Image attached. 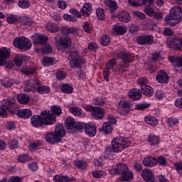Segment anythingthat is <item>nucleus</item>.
Returning a JSON list of instances; mask_svg holds the SVG:
<instances>
[{
    "instance_id": "nucleus-18",
    "label": "nucleus",
    "mask_w": 182,
    "mask_h": 182,
    "mask_svg": "<svg viewBox=\"0 0 182 182\" xmlns=\"http://www.w3.org/2000/svg\"><path fill=\"white\" fill-rule=\"evenodd\" d=\"M156 79L159 83H168L169 77L167 73L164 71H160L156 77Z\"/></svg>"
},
{
    "instance_id": "nucleus-47",
    "label": "nucleus",
    "mask_w": 182,
    "mask_h": 182,
    "mask_svg": "<svg viewBox=\"0 0 182 182\" xmlns=\"http://www.w3.org/2000/svg\"><path fill=\"white\" fill-rule=\"evenodd\" d=\"M96 14L98 19L100 21H103V19H105V10L102 8L97 9Z\"/></svg>"
},
{
    "instance_id": "nucleus-61",
    "label": "nucleus",
    "mask_w": 182,
    "mask_h": 182,
    "mask_svg": "<svg viewBox=\"0 0 182 182\" xmlns=\"http://www.w3.org/2000/svg\"><path fill=\"white\" fill-rule=\"evenodd\" d=\"M178 123V120L176 118H169L168 119V124H169L170 127H173V126L176 125Z\"/></svg>"
},
{
    "instance_id": "nucleus-37",
    "label": "nucleus",
    "mask_w": 182,
    "mask_h": 182,
    "mask_svg": "<svg viewBox=\"0 0 182 182\" xmlns=\"http://www.w3.org/2000/svg\"><path fill=\"white\" fill-rule=\"evenodd\" d=\"M23 62H25V57L22 55H16L14 58V63L16 66H21Z\"/></svg>"
},
{
    "instance_id": "nucleus-50",
    "label": "nucleus",
    "mask_w": 182,
    "mask_h": 182,
    "mask_svg": "<svg viewBox=\"0 0 182 182\" xmlns=\"http://www.w3.org/2000/svg\"><path fill=\"white\" fill-rule=\"evenodd\" d=\"M129 5L132 6H143V0H128Z\"/></svg>"
},
{
    "instance_id": "nucleus-17",
    "label": "nucleus",
    "mask_w": 182,
    "mask_h": 182,
    "mask_svg": "<svg viewBox=\"0 0 182 182\" xmlns=\"http://www.w3.org/2000/svg\"><path fill=\"white\" fill-rule=\"evenodd\" d=\"M141 176L145 181L154 182V176H153V173H151L150 170L147 168L142 171Z\"/></svg>"
},
{
    "instance_id": "nucleus-31",
    "label": "nucleus",
    "mask_w": 182,
    "mask_h": 182,
    "mask_svg": "<svg viewBox=\"0 0 182 182\" xmlns=\"http://www.w3.org/2000/svg\"><path fill=\"white\" fill-rule=\"evenodd\" d=\"M21 71L25 75H33L36 72V68L35 67H23Z\"/></svg>"
},
{
    "instance_id": "nucleus-49",
    "label": "nucleus",
    "mask_w": 182,
    "mask_h": 182,
    "mask_svg": "<svg viewBox=\"0 0 182 182\" xmlns=\"http://www.w3.org/2000/svg\"><path fill=\"white\" fill-rule=\"evenodd\" d=\"M8 116V111L5 108V105L2 102V105H0V117H6Z\"/></svg>"
},
{
    "instance_id": "nucleus-64",
    "label": "nucleus",
    "mask_w": 182,
    "mask_h": 182,
    "mask_svg": "<svg viewBox=\"0 0 182 182\" xmlns=\"http://www.w3.org/2000/svg\"><path fill=\"white\" fill-rule=\"evenodd\" d=\"M174 104L178 109H182V97L176 99Z\"/></svg>"
},
{
    "instance_id": "nucleus-58",
    "label": "nucleus",
    "mask_w": 182,
    "mask_h": 182,
    "mask_svg": "<svg viewBox=\"0 0 182 182\" xmlns=\"http://www.w3.org/2000/svg\"><path fill=\"white\" fill-rule=\"evenodd\" d=\"M1 85L5 87H11L14 85L12 80L4 79L1 81Z\"/></svg>"
},
{
    "instance_id": "nucleus-38",
    "label": "nucleus",
    "mask_w": 182,
    "mask_h": 182,
    "mask_svg": "<svg viewBox=\"0 0 182 182\" xmlns=\"http://www.w3.org/2000/svg\"><path fill=\"white\" fill-rule=\"evenodd\" d=\"M53 180L55 182H70V181H72V179H70L69 178H68L66 176H59L58 175L54 176Z\"/></svg>"
},
{
    "instance_id": "nucleus-28",
    "label": "nucleus",
    "mask_w": 182,
    "mask_h": 182,
    "mask_svg": "<svg viewBox=\"0 0 182 182\" xmlns=\"http://www.w3.org/2000/svg\"><path fill=\"white\" fill-rule=\"evenodd\" d=\"M169 60L178 68H182V55L178 57L171 56Z\"/></svg>"
},
{
    "instance_id": "nucleus-43",
    "label": "nucleus",
    "mask_w": 182,
    "mask_h": 182,
    "mask_svg": "<svg viewBox=\"0 0 182 182\" xmlns=\"http://www.w3.org/2000/svg\"><path fill=\"white\" fill-rule=\"evenodd\" d=\"M118 107H124L127 110V112H128L129 110H130V108L132 107V104L129 103L127 101H120L119 102Z\"/></svg>"
},
{
    "instance_id": "nucleus-9",
    "label": "nucleus",
    "mask_w": 182,
    "mask_h": 182,
    "mask_svg": "<svg viewBox=\"0 0 182 182\" xmlns=\"http://www.w3.org/2000/svg\"><path fill=\"white\" fill-rule=\"evenodd\" d=\"M138 83L141 86V92L145 96H147L148 97H151V96H153V88L147 84L149 83V80L145 78H141L138 80Z\"/></svg>"
},
{
    "instance_id": "nucleus-36",
    "label": "nucleus",
    "mask_w": 182,
    "mask_h": 182,
    "mask_svg": "<svg viewBox=\"0 0 182 182\" xmlns=\"http://www.w3.org/2000/svg\"><path fill=\"white\" fill-rule=\"evenodd\" d=\"M60 90L63 93H73V87L69 85L68 84H63L60 86Z\"/></svg>"
},
{
    "instance_id": "nucleus-22",
    "label": "nucleus",
    "mask_w": 182,
    "mask_h": 182,
    "mask_svg": "<svg viewBox=\"0 0 182 182\" xmlns=\"http://www.w3.org/2000/svg\"><path fill=\"white\" fill-rule=\"evenodd\" d=\"M143 164L146 167H154V166L157 164V159L151 156L146 157L143 160Z\"/></svg>"
},
{
    "instance_id": "nucleus-26",
    "label": "nucleus",
    "mask_w": 182,
    "mask_h": 182,
    "mask_svg": "<svg viewBox=\"0 0 182 182\" xmlns=\"http://www.w3.org/2000/svg\"><path fill=\"white\" fill-rule=\"evenodd\" d=\"M17 100L18 103H21V105H28L31 98L28 94L21 93L18 95Z\"/></svg>"
},
{
    "instance_id": "nucleus-32",
    "label": "nucleus",
    "mask_w": 182,
    "mask_h": 182,
    "mask_svg": "<svg viewBox=\"0 0 182 182\" xmlns=\"http://www.w3.org/2000/svg\"><path fill=\"white\" fill-rule=\"evenodd\" d=\"M145 122L147 124L151 126H157L159 121L154 117L146 116L145 117Z\"/></svg>"
},
{
    "instance_id": "nucleus-52",
    "label": "nucleus",
    "mask_w": 182,
    "mask_h": 182,
    "mask_svg": "<svg viewBox=\"0 0 182 182\" xmlns=\"http://www.w3.org/2000/svg\"><path fill=\"white\" fill-rule=\"evenodd\" d=\"M51 110L54 114H56V116H60V114H62V109H60V107H58L56 105L51 106Z\"/></svg>"
},
{
    "instance_id": "nucleus-51",
    "label": "nucleus",
    "mask_w": 182,
    "mask_h": 182,
    "mask_svg": "<svg viewBox=\"0 0 182 182\" xmlns=\"http://www.w3.org/2000/svg\"><path fill=\"white\" fill-rule=\"evenodd\" d=\"M105 103H106V98L105 97L95 99L93 101V104L95 105V106H103Z\"/></svg>"
},
{
    "instance_id": "nucleus-25",
    "label": "nucleus",
    "mask_w": 182,
    "mask_h": 182,
    "mask_svg": "<svg viewBox=\"0 0 182 182\" xmlns=\"http://www.w3.org/2000/svg\"><path fill=\"white\" fill-rule=\"evenodd\" d=\"M118 58L121 59V63H132V55L126 53H120L118 54Z\"/></svg>"
},
{
    "instance_id": "nucleus-19",
    "label": "nucleus",
    "mask_w": 182,
    "mask_h": 182,
    "mask_svg": "<svg viewBox=\"0 0 182 182\" xmlns=\"http://www.w3.org/2000/svg\"><path fill=\"white\" fill-rule=\"evenodd\" d=\"M16 115L21 119H29L32 117V111L29 109H20L17 112Z\"/></svg>"
},
{
    "instance_id": "nucleus-5",
    "label": "nucleus",
    "mask_w": 182,
    "mask_h": 182,
    "mask_svg": "<svg viewBox=\"0 0 182 182\" xmlns=\"http://www.w3.org/2000/svg\"><path fill=\"white\" fill-rule=\"evenodd\" d=\"M115 173L117 175H122L119 181H132L133 180V173L129 171L127 165L119 163L115 166Z\"/></svg>"
},
{
    "instance_id": "nucleus-33",
    "label": "nucleus",
    "mask_w": 182,
    "mask_h": 182,
    "mask_svg": "<svg viewBox=\"0 0 182 182\" xmlns=\"http://www.w3.org/2000/svg\"><path fill=\"white\" fill-rule=\"evenodd\" d=\"M61 32L63 33V35H70V33H76V32H77V29L65 26L61 28Z\"/></svg>"
},
{
    "instance_id": "nucleus-20",
    "label": "nucleus",
    "mask_w": 182,
    "mask_h": 182,
    "mask_svg": "<svg viewBox=\"0 0 182 182\" xmlns=\"http://www.w3.org/2000/svg\"><path fill=\"white\" fill-rule=\"evenodd\" d=\"M85 132L87 136L90 137H95L96 136L97 130H96V126L92 125L91 126L89 124H86Z\"/></svg>"
},
{
    "instance_id": "nucleus-54",
    "label": "nucleus",
    "mask_w": 182,
    "mask_h": 182,
    "mask_svg": "<svg viewBox=\"0 0 182 182\" xmlns=\"http://www.w3.org/2000/svg\"><path fill=\"white\" fill-rule=\"evenodd\" d=\"M75 166L78 168H81L82 170H84L85 168H86V162L82 160H77L75 161Z\"/></svg>"
},
{
    "instance_id": "nucleus-3",
    "label": "nucleus",
    "mask_w": 182,
    "mask_h": 182,
    "mask_svg": "<svg viewBox=\"0 0 182 182\" xmlns=\"http://www.w3.org/2000/svg\"><path fill=\"white\" fill-rule=\"evenodd\" d=\"M66 136V130L63 124H59L55 126V132H48L45 135V139L50 144H56L62 141V137Z\"/></svg>"
},
{
    "instance_id": "nucleus-55",
    "label": "nucleus",
    "mask_w": 182,
    "mask_h": 182,
    "mask_svg": "<svg viewBox=\"0 0 182 182\" xmlns=\"http://www.w3.org/2000/svg\"><path fill=\"white\" fill-rule=\"evenodd\" d=\"M86 127V124L85 122H75L74 125V129L75 130H83Z\"/></svg>"
},
{
    "instance_id": "nucleus-60",
    "label": "nucleus",
    "mask_w": 182,
    "mask_h": 182,
    "mask_svg": "<svg viewBox=\"0 0 182 182\" xmlns=\"http://www.w3.org/2000/svg\"><path fill=\"white\" fill-rule=\"evenodd\" d=\"M157 163H159L160 166H167V160L161 156L158 157Z\"/></svg>"
},
{
    "instance_id": "nucleus-27",
    "label": "nucleus",
    "mask_w": 182,
    "mask_h": 182,
    "mask_svg": "<svg viewBox=\"0 0 182 182\" xmlns=\"http://www.w3.org/2000/svg\"><path fill=\"white\" fill-rule=\"evenodd\" d=\"M119 75H123L126 72H129V64L124 63H119L117 65Z\"/></svg>"
},
{
    "instance_id": "nucleus-46",
    "label": "nucleus",
    "mask_w": 182,
    "mask_h": 182,
    "mask_svg": "<svg viewBox=\"0 0 182 182\" xmlns=\"http://www.w3.org/2000/svg\"><path fill=\"white\" fill-rule=\"evenodd\" d=\"M149 107H150V104L149 103L136 104L135 106L136 110H146V109H149Z\"/></svg>"
},
{
    "instance_id": "nucleus-29",
    "label": "nucleus",
    "mask_w": 182,
    "mask_h": 182,
    "mask_svg": "<svg viewBox=\"0 0 182 182\" xmlns=\"http://www.w3.org/2000/svg\"><path fill=\"white\" fill-rule=\"evenodd\" d=\"M75 119L70 117H68L65 119V127L68 130H72V129H75Z\"/></svg>"
},
{
    "instance_id": "nucleus-12",
    "label": "nucleus",
    "mask_w": 182,
    "mask_h": 182,
    "mask_svg": "<svg viewBox=\"0 0 182 182\" xmlns=\"http://www.w3.org/2000/svg\"><path fill=\"white\" fill-rule=\"evenodd\" d=\"M41 86V82L38 80H27L25 83V90L27 92H33Z\"/></svg>"
},
{
    "instance_id": "nucleus-4",
    "label": "nucleus",
    "mask_w": 182,
    "mask_h": 182,
    "mask_svg": "<svg viewBox=\"0 0 182 182\" xmlns=\"http://www.w3.org/2000/svg\"><path fill=\"white\" fill-rule=\"evenodd\" d=\"M182 20V10L179 6H173L165 17V23L169 26L178 25Z\"/></svg>"
},
{
    "instance_id": "nucleus-42",
    "label": "nucleus",
    "mask_w": 182,
    "mask_h": 182,
    "mask_svg": "<svg viewBox=\"0 0 182 182\" xmlns=\"http://www.w3.org/2000/svg\"><path fill=\"white\" fill-rule=\"evenodd\" d=\"M101 43L103 46H108L110 44V37L107 35H103L101 37Z\"/></svg>"
},
{
    "instance_id": "nucleus-30",
    "label": "nucleus",
    "mask_w": 182,
    "mask_h": 182,
    "mask_svg": "<svg viewBox=\"0 0 182 182\" xmlns=\"http://www.w3.org/2000/svg\"><path fill=\"white\" fill-rule=\"evenodd\" d=\"M20 23L26 26H31V25H33V21L29 17L23 16L20 18Z\"/></svg>"
},
{
    "instance_id": "nucleus-21",
    "label": "nucleus",
    "mask_w": 182,
    "mask_h": 182,
    "mask_svg": "<svg viewBox=\"0 0 182 182\" xmlns=\"http://www.w3.org/2000/svg\"><path fill=\"white\" fill-rule=\"evenodd\" d=\"M92 4L90 3H85L82 9H81V14L85 17H87L90 16V13L92 12Z\"/></svg>"
},
{
    "instance_id": "nucleus-45",
    "label": "nucleus",
    "mask_w": 182,
    "mask_h": 182,
    "mask_svg": "<svg viewBox=\"0 0 182 182\" xmlns=\"http://www.w3.org/2000/svg\"><path fill=\"white\" fill-rule=\"evenodd\" d=\"M172 43L176 49H182V38L173 39Z\"/></svg>"
},
{
    "instance_id": "nucleus-56",
    "label": "nucleus",
    "mask_w": 182,
    "mask_h": 182,
    "mask_svg": "<svg viewBox=\"0 0 182 182\" xmlns=\"http://www.w3.org/2000/svg\"><path fill=\"white\" fill-rule=\"evenodd\" d=\"M8 23H15V22H18V16L11 14L6 19Z\"/></svg>"
},
{
    "instance_id": "nucleus-40",
    "label": "nucleus",
    "mask_w": 182,
    "mask_h": 182,
    "mask_svg": "<svg viewBox=\"0 0 182 182\" xmlns=\"http://www.w3.org/2000/svg\"><path fill=\"white\" fill-rule=\"evenodd\" d=\"M42 60L43 62L44 66H50V65H53L55 62V59L51 57H44Z\"/></svg>"
},
{
    "instance_id": "nucleus-13",
    "label": "nucleus",
    "mask_w": 182,
    "mask_h": 182,
    "mask_svg": "<svg viewBox=\"0 0 182 182\" xmlns=\"http://www.w3.org/2000/svg\"><path fill=\"white\" fill-rule=\"evenodd\" d=\"M11 49L6 48H0V66L6 65L7 59H9Z\"/></svg>"
},
{
    "instance_id": "nucleus-48",
    "label": "nucleus",
    "mask_w": 182,
    "mask_h": 182,
    "mask_svg": "<svg viewBox=\"0 0 182 182\" xmlns=\"http://www.w3.org/2000/svg\"><path fill=\"white\" fill-rule=\"evenodd\" d=\"M70 112L73 113L74 116H80L82 114V109L76 107L70 108Z\"/></svg>"
},
{
    "instance_id": "nucleus-53",
    "label": "nucleus",
    "mask_w": 182,
    "mask_h": 182,
    "mask_svg": "<svg viewBox=\"0 0 182 182\" xmlns=\"http://www.w3.org/2000/svg\"><path fill=\"white\" fill-rule=\"evenodd\" d=\"M37 91L38 92V93H49L50 92V88H49V87L47 86H42V87H39L37 89Z\"/></svg>"
},
{
    "instance_id": "nucleus-23",
    "label": "nucleus",
    "mask_w": 182,
    "mask_h": 182,
    "mask_svg": "<svg viewBox=\"0 0 182 182\" xmlns=\"http://www.w3.org/2000/svg\"><path fill=\"white\" fill-rule=\"evenodd\" d=\"M104 2L106 6H109V11L111 14L116 13V10L117 9V3H116V1L112 0H105Z\"/></svg>"
},
{
    "instance_id": "nucleus-14",
    "label": "nucleus",
    "mask_w": 182,
    "mask_h": 182,
    "mask_svg": "<svg viewBox=\"0 0 182 182\" xmlns=\"http://www.w3.org/2000/svg\"><path fill=\"white\" fill-rule=\"evenodd\" d=\"M136 42L139 45H153L154 37L150 35L140 36L136 38Z\"/></svg>"
},
{
    "instance_id": "nucleus-35",
    "label": "nucleus",
    "mask_w": 182,
    "mask_h": 182,
    "mask_svg": "<svg viewBox=\"0 0 182 182\" xmlns=\"http://www.w3.org/2000/svg\"><path fill=\"white\" fill-rule=\"evenodd\" d=\"M102 131L105 134H110L113 132V127H112V124L105 122L102 125Z\"/></svg>"
},
{
    "instance_id": "nucleus-44",
    "label": "nucleus",
    "mask_w": 182,
    "mask_h": 182,
    "mask_svg": "<svg viewBox=\"0 0 182 182\" xmlns=\"http://www.w3.org/2000/svg\"><path fill=\"white\" fill-rule=\"evenodd\" d=\"M149 141L153 146H156V144H159V143H160V139H159V136L151 135L149 137Z\"/></svg>"
},
{
    "instance_id": "nucleus-39",
    "label": "nucleus",
    "mask_w": 182,
    "mask_h": 182,
    "mask_svg": "<svg viewBox=\"0 0 182 182\" xmlns=\"http://www.w3.org/2000/svg\"><path fill=\"white\" fill-rule=\"evenodd\" d=\"M113 30L116 33H118V35H123L124 33H126L127 32V30H126V28L122 26H117L113 28Z\"/></svg>"
},
{
    "instance_id": "nucleus-59",
    "label": "nucleus",
    "mask_w": 182,
    "mask_h": 182,
    "mask_svg": "<svg viewBox=\"0 0 182 182\" xmlns=\"http://www.w3.org/2000/svg\"><path fill=\"white\" fill-rule=\"evenodd\" d=\"M164 35H165V36H173V35H174V33L173 32L171 28L166 27L164 31Z\"/></svg>"
},
{
    "instance_id": "nucleus-10",
    "label": "nucleus",
    "mask_w": 182,
    "mask_h": 182,
    "mask_svg": "<svg viewBox=\"0 0 182 182\" xmlns=\"http://www.w3.org/2000/svg\"><path fill=\"white\" fill-rule=\"evenodd\" d=\"M54 41L56 42V43H60V45H61L64 49L70 48V45H72V40L68 36L62 38L60 36L57 35L55 37H54Z\"/></svg>"
},
{
    "instance_id": "nucleus-2",
    "label": "nucleus",
    "mask_w": 182,
    "mask_h": 182,
    "mask_svg": "<svg viewBox=\"0 0 182 182\" xmlns=\"http://www.w3.org/2000/svg\"><path fill=\"white\" fill-rule=\"evenodd\" d=\"M56 122V116L48 111L41 112L40 115H34L31 118V123L33 127H41L43 124L49 126Z\"/></svg>"
},
{
    "instance_id": "nucleus-11",
    "label": "nucleus",
    "mask_w": 182,
    "mask_h": 182,
    "mask_svg": "<svg viewBox=\"0 0 182 182\" xmlns=\"http://www.w3.org/2000/svg\"><path fill=\"white\" fill-rule=\"evenodd\" d=\"M3 105H4L6 110L11 114H16L18 113V105L14 101L6 100L3 101Z\"/></svg>"
},
{
    "instance_id": "nucleus-6",
    "label": "nucleus",
    "mask_w": 182,
    "mask_h": 182,
    "mask_svg": "<svg viewBox=\"0 0 182 182\" xmlns=\"http://www.w3.org/2000/svg\"><path fill=\"white\" fill-rule=\"evenodd\" d=\"M13 44L14 48H17V49H19L21 52H26V50H29V49L32 48L31 40L25 37L16 38L13 41Z\"/></svg>"
},
{
    "instance_id": "nucleus-62",
    "label": "nucleus",
    "mask_w": 182,
    "mask_h": 182,
    "mask_svg": "<svg viewBox=\"0 0 182 182\" xmlns=\"http://www.w3.org/2000/svg\"><path fill=\"white\" fill-rule=\"evenodd\" d=\"M129 31L130 33H137V31H139V28L136 24H132L129 26Z\"/></svg>"
},
{
    "instance_id": "nucleus-57",
    "label": "nucleus",
    "mask_w": 182,
    "mask_h": 182,
    "mask_svg": "<svg viewBox=\"0 0 182 182\" xmlns=\"http://www.w3.org/2000/svg\"><path fill=\"white\" fill-rule=\"evenodd\" d=\"M28 167L31 171H37V170L39 169V166H38V163L36 162H31L28 164Z\"/></svg>"
},
{
    "instance_id": "nucleus-8",
    "label": "nucleus",
    "mask_w": 182,
    "mask_h": 182,
    "mask_svg": "<svg viewBox=\"0 0 182 182\" xmlns=\"http://www.w3.org/2000/svg\"><path fill=\"white\" fill-rule=\"evenodd\" d=\"M69 56L70 58H71V60L70 61V68H81L82 64L86 63V60L82 59L80 55H79V53L76 51L70 52Z\"/></svg>"
},
{
    "instance_id": "nucleus-34",
    "label": "nucleus",
    "mask_w": 182,
    "mask_h": 182,
    "mask_svg": "<svg viewBox=\"0 0 182 182\" xmlns=\"http://www.w3.org/2000/svg\"><path fill=\"white\" fill-rule=\"evenodd\" d=\"M46 29L52 33H55L59 31V26L56 23H48L46 26Z\"/></svg>"
},
{
    "instance_id": "nucleus-7",
    "label": "nucleus",
    "mask_w": 182,
    "mask_h": 182,
    "mask_svg": "<svg viewBox=\"0 0 182 182\" xmlns=\"http://www.w3.org/2000/svg\"><path fill=\"white\" fill-rule=\"evenodd\" d=\"M86 112L91 113V117L95 120H102L105 117L106 112L105 109L100 107H93V105H87L86 107Z\"/></svg>"
},
{
    "instance_id": "nucleus-24",
    "label": "nucleus",
    "mask_w": 182,
    "mask_h": 182,
    "mask_svg": "<svg viewBox=\"0 0 182 182\" xmlns=\"http://www.w3.org/2000/svg\"><path fill=\"white\" fill-rule=\"evenodd\" d=\"M118 19L120 22L127 23L130 22V14L127 11H122L118 14Z\"/></svg>"
},
{
    "instance_id": "nucleus-15",
    "label": "nucleus",
    "mask_w": 182,
    "mask_h": 182,
    "mask_svg": "<svg viewBox=\"0 0 182 182\" xmlns=\"http://www.w3.org/2000/svg\"><path fill=\"white\" fill-rule=\"evenodd\" d=\"M33 43L34 45H43L45 46L48 43V38L45 35L34 34L32 36Z\"/></svg>"
},
{
    "instance_id": "nucleus-63",
    "label": "nucleus",
    "mask_w": 182,
    "mask_h": 182,
    "mask_svg": "<svg viewBox=\"0 0 182 182\" xmlns=\"http://www.w3.org/2000/svg\"><path fill=\"white\" fill-rule=\"evenodd\" d=\"M176 171H178L182 177V163L178 162L174 164Z\"/></svg>"
},
{
    "instance_id": "nucleus-41",
    "label": "nucleus",
    "mask_w": 182,
    "mask_h": 182,
    "mask_svg": "<svg viewBox=\"0 0 182 182\" xmlns=\"http://www.w3.org/2000/svg\"><path fill=\"white\" fill-rule=\"evenodd\" d=\"M18 6L23 9H26L31 6V3L28 0H20L18 1Z\"/></svg>"
},
{
    "instance_id": "nucleus-1",
    "label": "nucleus",
    "mask_w": 182,
    "mask_h": 182,
    "mask_svg": "<svg viewBox=\"0 0 182 182\" xmlns=\"http://www.w3.org/2000/svg\"><path fill=\"white\" fill-rule=\"evenodd\" d=\"M130 144H132V142H130L129 139L117 136L111 141V146H107L105 149V154L106 156H109L112 153H120L124 149H127Z\"/></svg>"
},
{
    "instance_id": "nucleus-16",
    "label": "nucleus",
    "mask_w": 182,
    "mask_h": 182,
    "mask_svg": "<svg viewBox=\"0 0 182 182\" xmlns=\"http://www.w3.org/2000/svg\"><path fill=\"white\" fill-rule=\"evenodd\" d=\"M141 89L134 88L131 91L128 92V96L133 100H140L141 99Z\"/></svg>"
}]
</instances>
